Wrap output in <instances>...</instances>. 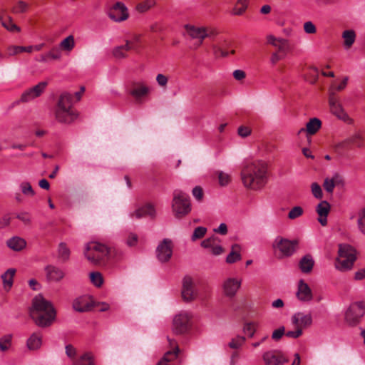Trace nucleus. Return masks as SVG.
Returning <instances> with one entry per match:
<instances>
[{"instance_id":"nucleus-1","label":"nucleus","mask_w":365,"mask_h":365,"mask_svg":"<svg viewBox=\"0 0 365 365\" xmlns=\"http://www.w3.org/2000/svg\"><path fill=\"white\" fill-rule=\"evenodd\" d=\"M243 185L251 190H259L267 183V166L264 162H245L241 168Z\"/></svg>"},{"instance_id":"nucleus-2","label":"nucleus","mask_w":365,"mask_h":365,"mask_svg":"<svg viewBox=\"0 0 365 365\" xmlns=\"http://www.w3.org/2000/svg\"><path fill=\"white\" fill-rule=\"evenodd\" d=\"M56 310L53 304L41 295L34 298L30 316L36 325L41 327L50 326L56 318Z\"/></svg>"},{"instance_id":"nucleus-3","label":"nucleus","mask_w":365,"mask_h":365,"mask_svg":"<svg viewBox=\"0 0 365 365\" xmlns=\"http://www.w3.org/2000/svg\"><path fill=\"white\" fill-rule=\"evenodd\" d=\"M73 97L68 93L61 95L54 110L56 119L63 123H72L78 116L72 107Z\"/></svg>"},{"instance_id":"nucleus-4","label":"nucleus","mask_w":365,"mask_h":365,"mask_svg":"<svg viewBox=\"0 0 365 365\" xmlns=\"http://www.w3.org/2000/svg\"><path fill=\"white\" fill-rule=\"evenodd\" d=\"M356 250L348 244H340L338 257L335 260V268L341 272H346L352 269L356 259Z\"/></svg>"},{"instance_id":"nucleus-5","label":"nucleus","mask_w":365,"mask_h":365,"mask_svg":"<svg viewBox=\"0 0 365 365\" xmlns=\"http://www.w3.org/2000/svg\"><path fill=\"white\" fill-rule=\"evenodd\" d=\"M172 212L177 219H181L191 211L190 197L180 190H175L173 193Z\"/></svg>"},{"instance_id":"nucleus-6","label":"nucleus","mask_w":365,"mask_h":365,"mask_svg":"<svg viewBox=\"0 0 365 365\" xmlns=\"http://www.w3.org/2000/svg\"><path fill=\"white\" fill-rule=\"evenodd\" d=\"M107 247L103 244L91 242L86 245L84 255L92 264L106 266Z\"/></svg>"},{"instance_id":"nucleus-7","label":"nucleus","mask_w":365,"mask_h":365,"mask_svg":"<svg viewBox=\"0 0 365 365\" xmlns=\"http://www.w3.org/2000/svg\"><path fill=\"white\" fill-rule=\"evenodd\" d=\"M192 314L187 312L176 314L173 321V331L180 335L187 333L192 327Z\"/></svg>"},{"instance_id":"nucleus-8","label":"nucleus","mask_w":365,"mask_h":365,"mask_svg":"<svg viewBox=\"0 0 365 365\" xmlns=\"http://www.w3.org/2000/svg\"><path fill=\"white\" fill-rule=\"evenodd\" d=\"M127 92L136 103L140 104L150 93V88L143 81H134L128 85Z\"/></svg>"},{"instance_id":"nucleus-9","label":"nucleus","mask_w":365,"mask_h":365,"mask_svg":"<svg viewBox=\"0 0 365 365\" xmlns=\"http://www.w3.org/2000/svg\"><path fill=\"white\" fill-rule=\"evenodd\" d=\"M199 295L196 282L190 276H185L182 281L181 297L184 302H191Z\"/></svg>"},{"instance_id":"nucleus-10","label":"nucleus","mask_w":365,"mask_h":365,"mask_svg":"<svg viewBox=\"0 0 365 365\" xmlns=\"http://www.w3.org/2000/svg\"><path fill=\"white\" fill-rule=\"evenodd\" d=\"M297 245V240H289L278 236L274 240L272 247L280 252L279 257H289L295 252Z\"/></svg>"},{"instance_id":"nucleus-11","label":"nucleus","mask_w":365,"mask_h":365,"mask_svg":"<svg viewBox=\"0 0 365 365\" xmlns=\"http://www.w3.org/2000/svg\"><path fill=\"white\" fill-rule=\"evenodd\" d=\"M185 29L191 38L200 40V45L202 43L205 38H213L217 34V32L210 27H199L187 24Z\"/></svg>"},{"instance_id":"nucleus-12","label":"nucleus","mask_w":365,"mask_h":365,"mask_svg":"<svg viewBox=\"0 0 365 365\" xmlns=\"http://www.w3.org/2000/svg\"><path fill=\"white\" fill-rule=\"evenodd\" d=\"M365 313V304L359 302L352 304L345 313L346 322L350 326H355Z\"/></svg>"},{"instance_id":"nucleus-13","label":"nucleus","mask_w":365,"mask_h":365,"mask_svg":"<svg viewBox=\"0 0 365 365\" xmlns=\"http://www.w3.org/2000/svg\"><path fill=\"white\" fill-rule=\"evenodd\" d=\"M262 358L264 365H284L289 361L287 354L279 349L266 351Z\"/></svg>"},{"instance_id":"nucleus-14","label":"nucleus","mask_w":365,"mask_h":365,"mask_svg":"<svg viewBox=\"0 0 365 365\" xmlns=\"http://www.w3.org/2000/svg\"><path fill=\"white\" fill-rule=\"evenodd\" d=\"M173 242L170 239L165 238L160 242L156 248V257L158 261L165 263L170 261L173 256Z\"/></svg>"},{"instance_id":"nucleus-15","label":"nucleus","mask_w":365,"mask_h":365,"mask_svg":"<svg viewBox=\"0 0 365 365\" xmlns=\"http://www.w3.org/2000/svg\"><path fill=\"white\" fill-rule=\"evenodd\" d=\"M329 104L331 112L339 119L342 120L344 122H349L351 120L346 113L344 111L341 104L339 103V98L336 96L335 92L332 89L329 90Z\"/></svg>"},{"instance_id":"nucleus-16","label":"nucleus","mask_w":365,"mask_h":365,"mask_svg":"<svg viewBox=\"0 0 365 365\" xmlns=\"http://www.w3.org/2000/svg\"><path fill=\"white\" fill-rule=\"evenodd\" d=\"M48 86L46 81H41L36 86L26 90L21 96L19 102L28 103L41 96Z\"/></svg>"},{"instance_id":"nucleus-17","label":"nucleus","mask_w":365,"mask_h":365,"mask_svg":"<svg viewBox=\"0 0 365 365\" xmlns=\"http://www.w3.org/2000/svg\"><path fill=\"white\" fill-rule=\"evenodd\" d=\"M109 17L115 22H121L128 19L129 14L125 5L121 2H116L108 12Z\"/></svg>"},{"instance_id":"nucleus-18","label":"nucleus","mask_w":365,"mask_h":365,"mask_svg":"<svg viewBox=\"0 0 365 365\" xmlns=\"http://www.w3.org/2000/svg\"><path fill=\"white\" fill-rule=\"evenodd\" d=\"M291 322L294 328L303 331L304 329L310 327L312 324V317L310 313L299 312L292 315Z\"/></svg>"},{"instance_id":"nucleus-19","label":"nucleus","mask_w":365,"mask_h":365,"mask_svg":"<svg viewBox=\"0 0 365 365\" xmlns=\"http://www.w3.org/2000/svg\"><path fill=\"white\" fill-rule=\"evenodd\" d=\"M140 37L135 36L133 41H126V43L123 46H117L113 51V55L116 58H124L127 57V52L130 50L138 48V43Z\"/></svg>"},{"instance_id":"nucleus-20","label":"nucleus","mask_w":365,"mask_h":365,"mask_svg":"<svg viewBox=\"0 0 365 365\" xmlns=\"http://www.w3.org/2000/svg\"><path fill=\"white\" fill-rule=\"evenodd\" d=\"M267 43L272 45L276 48V52L287 55L290 50L289 41L287 39L276 38L272 35H269L267 36Z\"/></svg>"},{"instance_id":"nucleus-21","label":"nucleus","mask_w":365,"mask_h":365,"mask_svg":"<svg viewBox=\"0 0 365 365\" xmlns=\"http://www.w3.org/2000/svg\"><path fill=\"white\" fill-rule=\"evenodd\" d=\"M240 279L230 277L225 279L222 284V289L225 296L233 297L241 287Z\"/></svg>"},{"instance_id":"nucleus-22","label":"nucleus","mask_w":365,"mask_h":365,"mask_svg":"<svg viewBox=\"0 0 365 365\" xmlns=\"http://www.w3.org/2000/svg\"><path fill=\"white\" fill-rule=\"evenodd\" d=\"M296 296L299 301L303 302H309L313 299L311 288L303 279H300L298 282Z\"/></svg>"},{"instance_id":"nucleus-23","label":"nucleus","mask_w":365,"mask_h":365,"mask_svg":"<svg viewBox=\"0 0 365 365\" xmlns=\"http://www.w3.org/2000/svg\"><path fill=\"white\" fill-rule=\"evenodd\" d=\"M130 216L131 218L135 219H140L147 216L151 218H154L155 217V209L152 204L147 203L145 205L130 212Z\"/></svg>"},{"instance_id":"nucleus-24","label":"nucleus","mask_w":365,"mask_h":365,"mask_svg":"<svg viewBox=\"0 0 365 365\" xmlns=\"http://www.w3.org/2000/svg\"><path fill=\"white\" fill-rule=\"evenodd\" d=\"M230 42L227 39H220L216 43H212L211 48L216 58L227 57L229 54L227 48L230 47Z\"/></svg>"},{"instance_id":"nucleus-25","label":"nucleus","mask_w":365,"mask_h":365,"mask_svg":"<svg viewBox=\"0 0 365 365\" xmlns=\"http://www.w3.org/2000/svg\"><path fill=\"white\" fill-rule=\"evenodd\" d=\"M168 341L170 346H172L173 349L167 351L156 365H169L171 361L177 358L179 351L177 343L175 341L170 339H168Z\"/></svg>"},{"instance_id":"nucleus-26","label":"nucleus","mask_w":365,"mask_h":365,"mask_svg":"<svg viewBox=\"0 0 365 365\" xmlns=\"http://www.w3.org/2000/svg\"><path fill=\"white\" fill-rule=\"evenodd\" d=\"M316 212L319 215L318 221L322 225L325 226L327 224V217L330 212V205L327 201L324 200L319 202L317 207Z\"/></svg>"},{"instance_id":"nucleus-27","label":"nucleus","mask_w":365,"mask_h":365,"mask_svg":"<svg viewBox=\"0 0 365 365\" xmlns=\"http://www.w3.org/2000/svg\"><path fill=\"white\" fill-rule=\"evenodd\" d=\"M45 272L47 279L49 281L59 282L65 276V273L61 269L53 265L46 266Z\"/></svg>"},{"instance_id":"nucleus-28","label":"nucleus","mask_w":365,"mask_h":365,"mask_svg":"<svg viewBox=\"0 0 365 365\" xmlns=\"http://www.w3.org/2000/svg\"><path fill=\"white\" fill-rule=\"evenodd\" d=\"M73 307L76 311L79 312H88L93 308V301H89L86 298L81 297L73 302Z\"/></svg>"},{"instance_id":"nucleus-29","label":"nucleus","mask_w":365,"mask_h":365,"mask_svg":"<svg viewBox=\"0 0 365 365\" xmlns=\"http://www.w3.org/2000/svg\"><path fill=\"white\" fill-rule=\"evenodd\" d=\"M106 254V265L109 263H115L120 261L123 257V252L116 247H108Z\"/></svg>"},{"instance_id":"nucleus-30","label":"nucleus","mask_w":365,"mask_h":365,"mask_svg":"<svg viewBox=\"0 0 365 365\" xmlns=\"http://www.w3.org/2000/svg\"><path fill=\"white\" fill-rule=\"evenodd\" d=\"M42 344V336L40 333H33L28 339L26 346L31 351L38 349Z\"/></svg>"},{"instance_id":"nucleus-31","label":"nucleus","mask_w":365,"mask_h":365,"mask_svg":"<svg viewBox=\"0 0 365 365\" xmlns=\"http://www.w3.org/2000/svg\"><path fill=\"white\" fill-rule=\"evenodd\" d=\"M343 45L346 49H349L354 43L356 38V32L352 29L344 30L342 32Z\"/></svg>"},{"instance_id":"nucleus-32","label":"nucleus","mask_w":365,"mask_h":365,"mask_svg":"<svg viewBox=\"0 0 365 365\" xmlns=\"http://www.w3.org/2000/svg\"><path fill=\"white\" fill-rule=\"evenodd\" d=\"M314 264V261L310 255L304 256L299 262V267L303 273H309L312 272Z\"/></svg>"},{"instance_id":"nucleus-33","label":"nucleus","mask_w":365,"mask_h":365,"mask_svg":"<svg viewBox=\"0 0 365 365\" xmlns=\"http://www.w3.org/2000/svg\"><path fill=\"white\" fill-rule=\"evenodd\" d=\"M8 247L14 251H21L26 245V241L19 237H14L6 242Z\"/></svg>"},{"instance_id":"nucleus-34","label":"nucleus","mask_w":365,"mask_h":365,"mask_svg":"<svg viewBox=\"0 0 365 365\" xmlns=\"http://www.w3.org/2000/svg\"><path fill=\"white\" fill-rule=\"evenodd\" d=\"M322 127V121L317 118H311L306 125L307 135H314Z\"/></svg>"},{"instance_id":"nucleus-35","label":"nucleus","mask_w":365,"mask_h":365,"mask_svg":"<svg viewBox=\"0 0 365 365\" xmlns=\"http://www.w3.org/2000/svg\"><path fill=\"white\" fill-rule=\"evenodd\" d=\"M241 247L239 245L235 244L231 247V252L226 258V262L232 264L241 259Z\"/></svg>"},{"instance_id":"nucleus-36","label":"nucleus","mask_w":365,"mask_h":365,"mask_svg":"<svg viewBox=\"0 0 365 365\" xmlns=\"http://www.w3.org/2000/svg\"><path fill=\"white\" fill-rule=\"evenodd\" d=\"M16 274L15 269H9L2 276L4 287L6 291H9L13 285V279Z\"/></svg>"},{"instance_id":"nucleus-37","label":"nucleus","mask_w":365,"mask_h":365,"mask_svg":"<svg viewBox=\"0 0 365 365\" xmlns=\"http://www.w3.org/2000/svg\"><path fill=\"white\" fill-rule=\"evenodd\" d=\"M29 4L22 0L14 1L11 12L14 14H24L29 11Z\"/></svg>"},{"instance_id":"nucleus-38","label":"nucleus","mask_w":365,"mask_h":365,"mask_svg":"<svg viewBox=\"0 0 365 365\" xmlns=\"http://www.w3.org/2000/svg\"><path fill=\"white\" fill-rule=\"evenodd\" d=\"M248 0H237L232 9V14L237 16L242 15L248 6Z\"/></svg>"},{"instance_id":"nucleus-39","label":"nucleus","mask_w":365,"mask_h":365,"mask_svg":"<svg viewBox=\"0 0 365 365\" xmlns=\"http://www.w3.org/2000/svg\"><path fill=\"white\" fill-rule=\"evenodd\" d=\"M70 257V250L64 242H61L58 248V257L63 262H66Z\"/></svg>"},{"instance_id":"nucleus-40","label":"nucleus","mask_w":365,"mask_h":365,"mask_svg":"<svg viewBox=\"0 0 365 365\" xmlns=\"http://www.w3.org/2000/svg\"><path fill=\"white\" fill-rule=\"evenodd\" d=\"M156 4L155 0H145L140 3H138L135 9L136 10L140 13H145L148 10H150L151 8H153Z\"/></svg>"},{"instance_id":"nucleus-41","label":"nucleus","mask_w":365,"mask_h":365,"mask_svg":"<svg viewBox=\"0 0 365 365\" xmlns=\"http://www.w3.org/2000/svg\"><path fill=\"white\" fill-rule=\"evenodd\" d=\"M75 46L74 37L72 35L67 36L60 43L61 50L70 52Z\"/></svg>"},{"instance_id":"nucleus-42","label":"nucleus","mask_w":365,"mask_h":365,"mask_svg":"<svg viewBox=\"0 0 365 365\" xmlns=\"http://www.w3.org/2000/svg\"><path fill=\"white\" fill-rule=\"evenodd\" d=\"M73 365H94L93 357L90 353H85L78 359L74 360Z\"/></svg>"},{"instance_id":"nucleus-43","label":"nucleus","mask_w":365,"mask_h":365,"mask_svg":"<svg viewBox=\"0 0 365 365\" xmlns=\"http://www.w3.org/2000/svg\"><path fill=\"white\" fill-rule=\"evenodd\" d=\"M12 335L6 334L0 338V350L7 351L11 346Z\"/></svg>"},{"instance_id":"nucleus-44","label":"nucleus","mask_w":365,"mask_h":365,"mask_svg":"<svg viewBox=\"0 0 365 365\" xmlns=\"http://www.w3.org/2000/svg\"><path fill=\"white\" fill-rule=\"evenodd\" d=\"M246 338L242 336H237L235 338H232L230 341L228 343V346L230 349L237 350L240 349L245 342Z\"/></svg>"},{"instance_id":"nucleus-45","label":"nucleus","mask_w":365,"mask_h":365,"mask_svg":"<svg viewBox=\"0 0 365 365\" xmlns=\"http://www.w3.org/2000/svg\"><path fill=\"white\" fill-rule=\"evenodd\" d=\"M216 175L218 178V182L220 186H226L231 181V176L228 173H224L223 171L218 170L216 172Z\"/></svg>"},{"instance_id":"nucleus-46","label":"nucleus","mask_w":365,"mask_h":365,"mask_svg":"<svg viewBox=\"0 0 365 365\" xmlns=\"http://www.w3.org/2000/svg\"><path fill=\"white\" fill-rule=\"evenodd\" d=\"M207 228L205 227H197L191 236V240L192 242L200 240L205 237L207 233Z\"/></svg>"},{"instance_id":"nucleus-47","label":"nucleus","mask_w":365,"mask_h":365,"mask_svg":"<svg viewBox=\"0 0 365 365\" xmlns=\"http://www.w3.org/2000/svg\"><path fill=\"white\" fill-rule=\"evenodd\" d=\"M90 279L91 282L97 287H100L103 284V277L99 272L90 273Z\"/></svg>"},{"instance_id":"nucleus-48","label":"nucleus","mask_w":365,"mask_h":365,"mask_svg":"<svg viewBox=\"0 0 365 365\" xmlns=\"http://www.w3.org/2000/svg\"><path fill=\"white\" fill-rule=\"evenodd\" d=\"M357 225L359 231L365 235V207L359 212Z\"/></svg>"},{"instance_id":"nucleus-49","label":"nucleus","mask_w":365,"mask_h":365,"mask_svg":"<svg viewBox=\"0 0 365 365\" xmlns=\"http://www.w3.org/2000/svg\"><path fill=\"white\" fill-rule=\"evenodd\" d=\"M257 323L254 322H246L243 327V331L250 337H253L256 331Z\"/></svg>"},{"instance_id":"nucleus-50","label":"nucleus","mask_w":365,"mask_h":365,"mask_svg":"<svg viewBox=\"0 0 365 365\" xmlns=\"http://www.w3.org/2000/svg\"><path fill=\"white\" fill-rule=\"evenodd\" d=\"M20 188L22 193L26 196H34L35 195V192L29 182H22L20 184Z\"/></svg>"},{"instance_id":"nucleus-51","label":"nucleus","mask_w":365,"mask_h":365,"mask_svg":"<svg viewBox=\"0 0 365 365\" xmlns=\"http://www.w3.org/2000/svg\"><path fill=\"white\" fill-rule=\"evenodd\" d=\"M304 210L300 206L294 207L288 213V218L294 220L303 215Z\"/></svg>"},{"instance_id":"nucleus-52","label":"nucleus","mask_w":365,"mask_h":365,"mask_svg":"<svg viewBox=\"0 0 365 365\" xmlns=\"http://www.w3.org/2000/svg\"><path fill=\"white\" fill-rule=\"evenodd\" d=\"M319 72L316 68H310L308 71L307 80L311 83H315L318 79Z\"/></svg>"},{"instance_id":"nucleus-53","label":"nucleus","mask_w":365,"mask_h":365,"mask_svg":"<svg viewBox=\"0 0 365 365\" xmlns=\"http://www.w3.org/2000/svg\"><path fill=\"white\" fill-rule=\"evenodd\" d=\"M303 29L307 34H315L317 33L316 26L310 21L304 23Z\"/></svg>"},{"instance_id":"nucleus-54","label":"nucleus","mask_w":365,"mask_h":365,"mask_svg":"<svg viewBox=\"0 0 365 365\" xmlns=\"http://www.w3.org/2000/svg\"><path fill=\"white\" fill-rule=\"evenodd\" d=\"M350 140L349 138L339 142L335 145L334 149L338 153H341L344 150H348L350 148Z\"/></svg>"},{"instance_id":"nucleus-55","label":"nucleus","mask_w":365,"mask_h":365,"mask_svg":"<svg viewBox=\"0 0 365 365\" xmlns=\"http://www.w3.org/2000/svg\"><path fill=\"white\" fill-rule=\"evenodd\" d=\"M351 144H354L357 147H362L364 143V138L359 133H356L349 138Z\"/></svg>"},{"instance_id":"nucleus-56","label":"nucleus","mask_w":365,"mask_h":365,"mask_svg":"<svg viewBox=\"0 0 365 365\" xmlns=\"http://www.w3.org/2000/svg\"><path fill=\"white\" fill-rule=\"evenodd\" d=\"M220 240L216 236H212L210 238H207L203 240L201 242V246L204 248H212L215 242H219Z\"/></svg>"},{"instance_id":"nucleus-57","label":"nucleus","mask_w":365,"mask_h":365,"mask_svg":"<svg viewBox=\"0 0 365 365\" xmlns=\"http://www.w3.org/2000/svg\"><path fill=\"white\" fill-rule=\"evenodd\" d=\"M285 334V328L284 327H280L279 328L275 329L273 331L272 334V339L275 341H278L282 339V337Z\"/></svg>"},{"instance_id":"nucleus-58","label":"nucleus","mask_w":365,"mask_h":365,"mask_svg":"<svg viewBox=\"0 0 365 365\" xmlns=\"http://www.w3.org/2000/svg\"><path fill=\"white\" fill-rule=\"evenodd\" d=\"M1 24L2 26L6 29H7L8 31H16V32H19L20 31V28L16 25L15 24H14L12 22V19L10 17L9 18V22H4V21H2L1 22Z\"/></svg>"},{"instance_id":"nucleus-59","label":"nucleus","mask_w":365,"mask_h":365,"mask_svg":"<svg viewBox=\"0 0 365 365\" xmlns=\"http://www.w3.org/2000/svg\"><path fill=\"white\" fill-rule=\"evenodd\" d=\"M312 192L313 195L317 198L321 199L322 197V190L320 185L317 182H313L311 185Z\"/></svg>"},{"instance_id":"nucleus-60","label":"nucleus","mask_w":365,"mask_h":365,"mask_svg":"<svg viewBox=\"0 0 365 365\" xmlns=\"http://www.w3.org/2000/svg\"><path fill=\"white\" fill-rule=\"evenodd\" d=\"M286 56L285 54L274 51L270 56V61L272 64L274 65L280 60L283 59Z\"/></svg>"},{"instance_id":"nucleus-61","label":"nucleus","mask_w":365,"mask_h":365,"mask_svg":"<svg viewBox=\"0 0 365 365\" xmlns=\"http://www.w3.org/2000/svg\"><path fill=\"white\" fill-rule=\"evenodd\" d=\"M323 186L327 192H329V193L333 192V190L334 188V185L331 178H326L324 181Z\"/></svg>"},{"instance_id":"nucleus-62","label":"nucleus","mask_w":365,"mask_h":365,"mask_svg":"<svg viewBox=\"0 0 365 365\" xmlns=\"http://www.w3.org/2000/svg\"><path fill=\"white\" fill-rule=\"evenodd\" d=\"M7 51L9 56H14L23 52V48L21 46H10Z\"/></svg>"},{"instance_id":"nucleus-63","label":"nucleus","mask_w":365,"mask_h":365,"mask_svg":"<svg viewBox=\"0 0 365 365\" xmlns=\"http://www.w3.org/2000/svg\"><path fill=\"white\" fill-rule=\"evenodd\" d=\"M98 308L101 312H106L109 309V304L106 302H99L93 301V308Z\"/></svg>"},{"instance_id":"nucleus-64","label":"nucleus","mask_w":365,"mask_h":365,"mask_svg":"<svg viewBox=\"0 0 365 365\" xmlns=\"http://www.w3.org/2000/svg\"><path fill=\"white\" fill-rule=\"evenodd\" d=\"M192 195L197 200H201L203 197V190L201 187L196 186L192 189Z\"/></svg>"}]
</instances>
